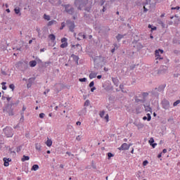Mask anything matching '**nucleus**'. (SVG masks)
Here are the masks:
<instances>
[{"mask_svg": "<svg viewBox=\"0 0 180 180\" xmlns=\"http://www.w3.org/2000/svg\"><path fill=\"white\" fill-rule=\"evenodd\" d=\"M174 54H180V51L179 50L174 51Z\"/></svg>", "mask_w": 180, "mask_h": 180, "instance_id": "obj_59", "label": "nucleus"}, {"mask_svg": "<svg viewBox=\"0 0 180 180\" xmlns=\"http://www.w3.org/2000/svg\"><path fill=\"white\" fill-rule=\"evenodd\" d=\"M66 154H68V155H69V157H74V154H72L70 152H66Z\"/></svg>", "mask_w": 180, "mask_h": 180, "instance_id": "obj_56", "label": "nucleus"}, {"mask_svg": "<svg viewBox=\"0 0 180 180\" xmlns=\"http://www.w3.org/2000/svg\"><path fill=\"white\" fill-rule=\"evenodd\" d=\"M151 2V0H146V2L144 3V5H148Z\"/></svg>", "mask_w": 180, "mask_h": 180, "instance_id": "obj_54", "label": "nucleus"}, {"mask_svg": "<svg viewBox=\"0 0 180 180\" xmlns=\"http://www.w3.org/2000/svg\"><path fill=\"white\" fill-rule=\"evenodd\" d=\"M63 6V8H65V12H66V13L72 15H75V8H74L72 6H71L70 4H65Z\"/></svg>", "mask_w": 180, "mask_h": 180, "instance_id": "obj_2", "label": "nucleus"}, {"mask_svg": "<svg viewBox=\"0 0 180 180\" xmlns=\"http://www.w3.org/2000/svg\"><path fill=\"white\" fill-rule=\"evenodd\" d=\"M49 38L50 39V40H51V41H54V40H56V35H54L53 34H51L49 35Z\"/></svg>", "mask_w": 180, "mask_h": 180, "instance_id": "obj_28", "label": "nucleus"}, {"mask_svg": "<svg viewBox=\"0 0 180 180\" xmlns=\"http://www.w3.org/2000/svg\"><path fill=\"white\" fill-rule=\"evenodd\" d=\"M78 37H77V40L81 41L82 39H86V36L82 32H80L77 35Z\"/></svg>", "mask_w": 180, "mask_h": 180, "instance_id": "obj_14", "label": "nucleus"}, {"mask_svg": "<svg viewBox=\"0 0 180 180\" xmlns=\"http://www.w3.org/2000/svg\"><path fill=\"white\" fill-rule=\"evenodd\" d=\"M9 89H12V91H14L15 90V84H10Z\"/></svg>", "mask_w": 180, "mask_h": 180, "instance_id": "obj_40", "label": "nucleus"}, {"mask_svg": "<svg viewBox=\"0 0 180 180\" xmlns=\"http://www.w3.org/2000/svg\"><path fill=\"white\" fill-rule=\"evenodd\" d=\"M61 43H63L61 45H60V47L61 49H65V47H68V43H67V38H63L61 39Z\"/></svg>", "mask_w": 180, "mask_h": 180, "instance_id": "obj_12", "label": "nucleus"}, {"mask_svg": "<svg viewBox=\"0 0 180 180\" xmlns=\"http://www.w3.org/2000/svg\"><path fill=\"white\" fill-rule=\"evenodd\" d=\"M30 67H36L37 65V62L36 60H31L30 62Z\"/></svg>", "mask_w": 180, "mask_h": 180, "instance_id": "obj_26", "label": "nucleus"}, {"mask_svg": "<svg viewBox=\"0 0 180 180\" xmlns=\"http://www.w3.org/2000/svg\"><path fill=\"white\" fill-rule=\"evenodd\" d=\"M84 11L86 12H89V13H91V12H92V6L91 5L86 6L84 8Z\"/></svg>", "mask_w": 180, "mask_h": 180, "instance_id": "obj_19", "label": "nucleus"}, {"mask_svg": "<svg viewBox=\"0 0 180 180\" xmlns=\"http://www.w3.org/2000/svg\"><path fill=\"white\" fill-rule=\"evenodd\" d=\"M3 131L6 136V137H13V133H12V127H6L4 129Z\"/></svg>", "mask_w": 180, "mask_h": 180, "instance_id": "obj_5", "label": "nucleus"}, {"mask_svg": "<svg viewBox=\"0 0 180 180\" xmlns=\"http://www.w3.org/2000/svg\"><path fill=\"white\" fill-rule=\"evenodd\" d=\"M29 160H30V158L24 155L22 156V158L21 159V161H22V162H25V161H29Z\"/></svg>", "mask_w": 180, "mask_h": 180, "instance_id": "obj_24", "label": "nucleus"}, {"mask_svg": "<svg viewBox=\"0 0 180 180\" xmlns=\"http://www.w3.org/2000/svg\"><path fill=\"white\" fill-rule=\"evenodd\" d=\"M20 150H22V146H18V147H17V148H16V152H17V153H20Z\"/></svg>", "mask_w": 180, "mask_h": 180, "instance_id": "obj_49", "label": "nucleus"}, {"mask_svg": "<svg viewBox=\"0 0 180 180\" xmlns=\"http://www.w3.org/2000/svg\"><path fill=\"white\" fill-rule=\"evenodd\" d=\"M134 47H136V49L139 51H140L141 49H143V47H144V46H143V44H141V43L140 42H137L136 44V45L134 46Z\"/></svg>", "mask_w": 180, "mask_h": 180, "instance_id": "obj_17", "label": "nucleus"}, {"mask_svg": "<svg viewBox=\"0 0 180 180\" xmlns=\"http://www.w3.org/2000/svg\"><path fill=\"white\" fill-rule=\"evenodd\" d=\"M104 119H105V120H107V122H109V115H106L105 117H104Z\"/></svg>", "mask_w": 180, "mask_h": 180, "instance_id": "obj_51", "label": "nucleus"}, {"mask_svg": "<svg viewBox=\"0 0 180 180\" xmlns=\"http://www.w3.org/2000/svg\"><path fill=\"white\" fill-rule=\"evenodd\" d=\"M162 108L165 109V110H169V108H171V105L169 104V102L166 98H164L161 102Z\"/></svg>", "mask_w": 180, "mask_h": 180, "instance_id": "obj_6", "label": "nucleus"}, {"mask_svg": "<svg viewBox=\"0 0 180 180\" xmlns=\"http://www.w3.org/2000/svg\"><path fill=\"white\" fill-rule=\"evenodd\" d=\"M168 72V67L165 65H162L160 67L158 71V75H162L164 74H167Z\"/></svg>", "mask_w": 180, "mask_h": 180, "instance_id": "obj_7", "label": "nucleus"}, {"mask_svg": "<svg viewBox=\"0 0 180 180\" xmlns=\"http://www.w3.org/2000/svg\"><path fill=\"white\" fill-rule=\"evenodd\" d=\"M25 113L23 112H22L20 113V115H21V118L20 119V122H23V120H25Z\"/></svg>", "mask_w": 180, "mask_h": 180, "instance_id": "obj_30", "label": "nucleus"}, {"mask_svg": "<svg viewBox=\"0 0 180 180\" xmlns=\"http://www.w3.org/2000/svg\"><path fill=\"white\" fill-rule=\"evenodd\" d=\"M96 75H98L97 73L91 72V73H90L89 77L90 79H93V78H96Z\"/></svg>", "mask_w": 180, "mask_h": 180, "instance_id": "obj_27", "label": "nucleus"}, {"mask_svg": "<svg viewBox=\"0 0 180 180\" xmlns=\"http://www.w3.org/2000/svg\"><path fill=\"white\" fill-rule=\"evenodd\" d=\"M17 105L18 103H16L11 102L6 105L4 110L8 113L9 116H13V115H15L13 110L15 109V106Z\"/></svg>", "mask_w": 180, "mask_h": 180, "instance_id": "obj_1", "label": "nucleus"}, {"mask_svg": "<svg viewBox=\"0 0 180 180\" xmlns=\"http://www.w3.org/2000/svg\"><path fill=\"white\" fill-rule=\"evenodd\" d=\"M160 54H162V53H164V51L162 49H158V50H155V57L156 60H162V58H161V56H160Z\"/></svg>", "mask_w": 180, "mask_h": 180, "instance_id": "obj_10", "label": "nucleus"}, {"mask_svg": "<svg viewBox=\"0 0 180 180\" xmlns=\"http://www.w3.org/2000/svg\"><path fill=\"white\" fill-rule=\"evenodd\" d=\"M94 85H95V82H94V81H92V82H90L89 86L90 88H92V87H94Z\"/></svg>", "mask_w": 180, "mask_h": 180, "instance_id": "obj_44", "label": "nucleus"}, {"mask_svg": "<svg viewBox=\"0 0 180 180\" xmlns=\"http://www.w3.org/2000/svg\"><path fill=\"white\" fill-rule=\"evenodd\" d=\"M124 88V86L123 84L120 85V89L123 90Z\"/></svg>", "mask_w": 180, "mask_h": 180, "instance_id": "obj_62", "label": "nucleus"}, {"mask_svg": "<svg viewBox=\"0 0 180 180\" xmlns=\"http://www.w3.org/2000/svg\"><path fill=\"white\" fill-rule=\"evenodd\" d=\"M37 32L38 34H40V32H41L40 28H37Z\"/></svg>", "mask_w": 180, "mask_h": 180, "instance_id": "obj_64", "label": "nucleus"}, {"mask_svg": "<svg viewBox=\"0 0 180 180\" xmlns=\"http://www.w3.org/2000/svg\"><path fill=\"white\" fill-rule=\"evenodd\" d=\"M142 95H143V99H146V98H147V96H148V93L143 92Z\"/></svg>", "mask_w": 180, "mask_h": 180, "instance_id": "obj_36", "label": "nucleus"}, {"mask_svg": "<svg viewBox=\"0 0 180 180\" xmlns=\"http://www.w3.org/2000/svg\"><path fill=\"white\" fill-rule=\"evenodd\" d=\"M3 161H4V167H9V162L8 161V158H4Z\"/></svg>", "mask_w": 180, "mask_h": 180, "instance_id": "obj_25", "label": "nucleus"}, {"mask_svg": "<svg viewBox=\"0 0 180 180\" xmlns=\"http://www.w3.org/2000/svg\"><path fill=\"white\" fill-rule=\"evenodd\" d=\"M179 8H180L179 6L172 7V10L174 11V10L176 9L177 11H179Z\"/></svg>", "mask_w": 180, "mask_h": 180, "instance_id": "obj_55", "label": "nucleus"}, {"mask_svg": "<svg viewBox=\"0 0 180 180\" xmlns=\"http://www.w3.org/2000/svg\"><path fill=\"white\" fill-rule=\"evenodd\" d=\"M167 121L169 122V123H170L171 124H172L174 123V118L172 117H169Z\"/></svg>", "mask_w": 180, "mask_h": 180, "instance_id": "obj_37", "label": "nucleus"}, {"mask_svg": "<svg viewBox=\"0 0 180 180\" xmlns=\"http://www.w3.org/2000/svg\"><path fill=\"white\" fill-rule=\"evenodd\" d=\"M71 57L73 58L74 61L76 63V64L78 65V60H79V57H78V56H75V54H72Z\"/></svg>", "mask_w": 180, "mask_h": 180, "instance_id": "obj_20", "label": "nucleus"}, {"mask_svg": "<svg viewBox=\"0 0 180 180\" xmlns=\"http://www.w3.org/2000/svg\"><path fill=\"white\" fill-rule=\"evenodd\" d=\"M135 102H136V103H139V102L144 103L146 102V98L140 99L137 96H135Z\"/></svg>", "mask_w": 180, "mask_h": 180, "instance_id": "obj_18", "label": "nucleus"}, {"mask_svg": "<svg viewBox=\"0 0 180 180\" xmlns=\"http://www.w3.org/2000/svg\"><path fill=\"white\" fill-rule=\"evenodd\" d=\"M147 164H148V160H144L143 162V165L144 167H146V165H147Z\"/></svg>", "mask_w": 180, "mask_h": 180, "instance_id": "obj_53", "label": "nucleus"}, {"mask_svg": "<svg viewBox=\"0 0 180 180\" xmlns=\"http://www.w3.org/2000/svg\"><path fill=\"white\" fill-rule=\"evenodd\" d=\"M100 116H101V117H103V116H105V111L101 112H100Z\"/></svg>", "mask_w": 180, "mask_h": 180, "instance_id": "obj_52", "label": "nucleus"}, {"mask_svg": "<svg viewBox=\"0 0 180 180\" xmlns=\"http://www.w3.org/2000/svg\"><path fill=\"white\" fill-rule=\"evenodd\" d=\"M15 67L21 71H25L27 69V64L25 61H20L15 64Z\"/></svg>", "mask_w": 180, "mask_h": 180, "instance_id": "obj_3", "label": "nucleus"}, {"mask_svg": "<svg viewBox=\"0 0 180 180\" xmlns=\"http://www.w3.org/2000/svg\"><path fill=\"white\" fill-rule=\"evenodd\" d=\"M143 12L144 13H146V12H148V9H147V8H146V5L143 3Z\"/></svg>", "mask_w": 180, "mask_h": 180, "instance_id": "obj_46", "label": "nucleus"}, {"mask_svg": "<svg viewBox=\"0 0 180 180\" xmlns=\"http://www.w3.org/2000/svg\"><path fill=\"white\" fill-rule=\"evenodd\" d=\"M91 167L92 168H94V169H96V165L94 163V161H92L91 162Z\"/></svg>", "mask_w": 180, "mask_h": 180, "instance_id": "obj_45", "label": "nucleus"}, {"mask_svg": "<svg viewBox=\"0 0 180 180\" xmlns=\"http://www.w3.org/2000/svg\"><path fill=\"white\" fill-rule=\"evenodd\" d=\"M32 171H37V169H39V165H34L32 167Z\"/></svg>", "mask_w": 180, "mask_h": 180, "instance_id": "obj_29", "label": "nucleus"}, {"mask_svg": "<svg viewBox=\"0 0 180 180\" xmlns=\"http://www.w3.org/2000/svg\"><path fill=\"white\" fill-rule=\"evenodd\" d=\"M166 86V84H162L159 86L158 88H155V90H153L152 94L154 95V96H159L160 94L157 92V91H158V92H164V89Z\"/></svg>", "mask_w": 180, "mask_h": 180, "instance_id": "obj_4", "label": "nucleus"}, {"mask_svg": "<svg viewBox=\"0 0 180 180\" xmlns=\"http://www.w3.org/2000/svg\"><path fill=\"white\" fill-rule=\"evenodd\" d=\"M46 144L48 147H51V146L53 145V141H51V139H48V140L46 142Z\"/></svg>", "mask_w": 180, "mask_h": 180, "instance_id": "obj_23", "label": "nucleus"}, {"mask_svg": "<svg viewBox=\"0 0 180 180\" xmlns=\"http://www.w3.org/2000/svg\"><path fill=\"white\" fill-rule=\"evenodd\" d=\"M94 60L95 64H101L103 61V58L102 56H96Z\"/></svg>", "mask_w": 180, "mask_h": 180, "instance_id": "obj_11", "label": "nucleus"}, {"mask_svg": "<svg viewBox=\"0 0 180 180\" xmlns=\"http://www.w3.org/2000/svg\"><path fill=\"white\" fill-rule=\"evenodd\" d=\"M66 25H68V27H69V30H70L72 32H74V29H75V24L74 23V22L68 20L66 21Z\"/></svg>", "mask_w": 180, "mask_h": 180, "instance_id": "obj_8", "label": "nucleus"}, {"mask_svg": "<svg viewBox=\"0 0 180 180\" xmlns=\"http://www.w3.org/2000/svg\"><path fill=\"white\" fill-rule=\"evenodd\" d=\"M79 82H86V78H80L79 79Z\"/></svg>", "mask_w": 180, "mask_h": 180, "instance_id": "obj_39", "label": "nucleus"}, {"mask_svg": "<svg viewBox=\"0 0 180 180\" xmlns=\"http://www.w3.org/2000/svg\"><path fill=\"white\" fill-rule=\"evenodd\" d=\"M80 5V6H86V4H88V0H75V5L77 6V5Z\"/></svg>", "mask_w": 180, "mask_h": 180, "instance_id": "obj_9", "label": "nucleus"}, {"mask_svg": "<svg viewBox=\"0 0 180 180\" xmlns=\"http://www.w3.org/2000/svg\"><path fill=\"white\" fill-rule=\"evenodd\" d=\"M44 116H46V115L44 113H43V112L39 114L40 119H43L44 117Z\"/></svg>", "mask_w": 180, "mask_h": 180, "instance_id": "obj_48", "label": "nucleus"}, {"mask_svg": "<svg viewBox=\"0 0 180 180\" xmlns=\"http://www.w3.org/2000/svg\"><path fill=\"white\" fill-rule=\"evenodd\" d=\"M84 106H89V100H86L84 102Z\"/></svg>", "mask_w": 180, "mask_h": 180, "instance_id": "obj_47", "label": "nucleus"}, {"mask_svg": "<svg viewBox=\"0 0 180 180\" xmlns=\"http://www.w3.org/2000/svg\"><path fill=\"white\" fill-rule=\"evenodd\" d=\"M131 146V144L128 145L127 143H124L121 146L119 150H127L128 148H130Z\"/></svg>", "mask_w": 180, "mask_h": 180, "instance_id": "obj_13", "label": "nucleus"}, {"mask_svg": "<svg viewBox=\"0 0 180 180\" xmlns=\"http://www.w3.org/2000/svg\"><path fill=\"white\" fill-rule=\"evenodd\" d=\"M54 23H56V20H51L48 22V26H53V25H54Z\"/></svg>", "mask_w": 180, "mask_h": 180, "instance_id": "obj_31", "label": "nucleus"}, {"mask_svg": "<svg viewBox=\"0 0 180 180\" xmlns=\"http://www.w3.org/2000/svg\"><path fill=\"white\" fill-rule=\"evenodd\" d=\"M35 147H36V149L39 150H40L41 148V146H40V143H36Z\"/></svg>", "mask_w": 180, "mask_h": 180, "instance_id": "obj_33", "label": "nucleus"}, {"mask_svg": "<svg viewBox=\"0 0 180 180\" xmlns=\"http://www.w3.org/2000/svg\"><path fill=\"white\" fill-rule=\"evenodd\" d=\"M96 89V87L93 86L91 88V92H94V91H95Z\"/></svg>", "mask_w": 180, "mask_h": 180, "instance_id": "obj_61", "label": "nucleus"}, {"mask_svg": "<svg viewBox=\"0 0 180 180\" xmlns=\"http://www.w3.org/2000/svg\"><path fill=\"white\" fill-rule=\"evenodd\" d=\"M14 11L16 15H19V16H20V8L16 7L15 8H14Z\"/></svg>", "mask_w": 180, "mask_h": 180, "instance_id": "obj_22", "label": "nucleus"}, {"mask_svg": "<svg viewBox=\"0 0 180 180\" xmlns=\"http://www.w3.org/2000/svg\"><path fill=\"white\" fill-rule=\"evenodd\" d=\"M32 82H33V79L30 78L28 79V84H30L32 85Z\"/></svg>", "mask_w": 180, "mask_h": 180, "instance_id": "obj_58", "label": "nucleus"}, {"mask_svg": "<svg viewBox=\"0 0 180 180\" xmlns=\"http://www.w3.org/2000/svg\"><path fill=\"white\" fill-rule=\"evenodd\" d=\"M64 27H65V22H62L60 30H63L64 29Z\"/></svg>", "mask_w": 180, "mask_h": 180, "instance_id": "obj_42", "label": "nucleus"}, {"mask_svg": "<svg viewBox=\"0 0 180 180\" xmlns=\"http://www.w3.org/2000/svg\"><path fill=\"white\" fill-rule=\"evenodd\" d=\"M125 35H123V34H118L117 36H116V39L118 41V43L122 40V39H123V37H124Z\"/></svg>", "mask_w": 180, "mask_h": 180, "instance_id": "obj_21", "label": "nucleus"}, {"mask_svg": "<svg viewBox=\"0 0 180 180\" xmlns=\"http://www.w3.org/2000/svg\"><path fill=\"white\" fill-rule=\"evenodd\" d=\"M44 19H45L46 20H50V15H47V14H44Z\"/></svg>", "mask_w": 180, "mask_h": 180, "instance_id": "obj_34", "label": "nucleus"}, {"mask_svg": "<svg viewBox=\"0 0 180 180\" xmlns=\"http://www.w3.org/2000/svg\"><path fill=\"white\" fill-rule=\"evenodd\" d=\"M149 144H150L151 147L153 148H155V146H157L156 143H154V138H150L149 140Z\"/></svg>", "mask_w": 180, "mask_h": 180, "instance_id": "obj_15", "label": "nucleus"}, {"mask_svg": "<svg viewBox=\"0 0 180 180\" xmlns=\"http://www.w3.org/2000/svg\"><path fill=\"white\" fill-rule=\"evenodd\" d=\"M112 81L115 86H119V79L117 77H112Z\"/></svg>", "mask_w": 180, "mask_h": 180, "instance_id": "obj_16", "label": "nucleus"}, {"mask_svg": "<svg viewBox=\"0 0 180 180\" xmlns=\"http://www.w3.org/2000/svg\"><path fill=\"white\" fill-rule=\"evenodd\" d=\"M180 103V100H177L176 101H175L174 103H173V106H178V105H179Z\"/></svg>", "mask_w": 180, "mask_h": 180, "instance_id": "obj_35", "label": "nucleus"}, {"mask_svg": "<svg viewBox=\"0 0 180 180\" xmlns=\"http://www.w3.org/2000/svg\"><path fill=\"white\" fill-rule=\"evenodd\" d=\"M82 6L81 4H79V6L77 7L78 11H82Z\"/></svg>", "mask_w": 180, "mask_h": 180, "instance_id": "obj_57", "label": "nucleus"}, {"mask_svg": "<svg viewBox=\"0 0 180 180\" xmlns=\"http://www.w3.org/2000/svg\"><path fill=\"white\" fill-rule=\"evenodd\" d=\"M1 85H3L2 86V89H4V91H6V88H7L6 86V82H2Z\"/></svg>", "mask_w": 180, "mask_h": 180, "instance_id": "obj_32", "label": "nucleus"}, {"mask_svg": "<svg viewBox=\"0 0 180 180\" xmlns=\"http://www.w3.org/2000/svg\"><path fill=\"white\" fill-rule=\"evenodd\" d=\"M146 112H151V108L150 106L145 107Z\"/></svg>", "mask_w": 180, "mask_h": 180, "instance_id": "obj_38", "label": "nucleus"}, {"mask_svg": "<svg viewBox=\"0 0 180 180\" xmlns=\"http://www.w3.org/2000/svg\"><path fill=\"white\" fill-rule=\"evenodd\" d=\"M76 140H77V141H81V136H77L76 137Z\"/></svg>", "mask_w": 180, "mask_h": 180, "instance_id": "obj_60", "label": "nucleus"}, {"mask_svg": "<svg viewBox=\"0 0 180 180\" xmlns=\"http://www.w3.org/2000/svg\"><path fill=\"white\" fill-rule=\"evenodd\" d=\"M114 49H115V50H117V49L120 47V46L117 44H114Z\"/></svg>", "mask_w": 180, "mask_h": 180, "instance_id": "obj_50", "label": "nucleus"}, {"mask_svg": "<svg viewBox=\"0 0 180 180\" xmlns=\"http://www.w3.org/2000/svg\"><path fill=\"white\" fill-rule=\"evenodd\" d=\"M49 92H50V89H46V91L44 92V94L46 95V94H49Z\"/></svg>", "mask_w": 180, "mask_h": 180, "instance_id": "obj_63", "label": "nucleus"}, {"mask_svg": "<svg viewBox=\"0 0 180 180\" xmlns=\"http://www.w3.org/2000/svg\"><path fill=\"white\" fill-rule=\"evenodd\" d=\"M108 160H110V158H112V157H113V155L112 153H108Z\"/></svg>", "mask_w": 180, "mask_h": 180, "instance_id": "obj_43", "label": "nucleus"}, {"mask_svg": "<svg viewBox=\"0 0 180 180\" xmlns=\"http://www.w3.org/2000/svg\"><path fill=\"white\" fill-rule=\"evenodd\" d=\"M146 116V117L148 118V122H150V120H151V115L150 113H148Z\"/></svg>", "mask_w": 180, "mask_h": 180, "instance_id": "obj_41", "label": "nucleus"}]
</instances>
